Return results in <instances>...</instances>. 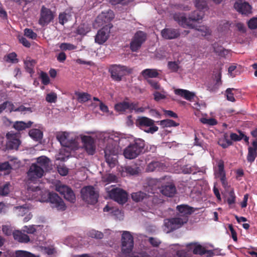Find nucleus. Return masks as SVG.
Here are the masks:
<instances>
[{
	"label": "nucleus",
	"mask_w": 257,
	"mask_h": 257,
	"mask_svg": "<svg viewBox=\"0 0 257 257\" xmlns=\"http://www.w3.org/2000/svg\"><path fill=\"white\" fill-rule=\"evenodd\" d=\"M128 141L125 138H119L116 137L114 140L109 137L107 140L106 146L104 150V158L105 162L109 167H114L117 162L116 157L119 152L121 145L126 143Z\"/></svg>",
	"instance_id": "1"
},
{
	"label": "nucleus",
	"mask_w": 257,
	"mask_h": 257,
	"mask_svg": "<svg viewBox=\"0 0 257 257\" xmlns=\"http://www.w3.org/2000/svg\"><path fill=\"white\" fill-rule=\"evenodd\" d=\"M204 16V11L197 10L193 12L188 18L183 15H175L174 17V20L177 21L179 25L183 27H189L194 28L195 25L193 22H198L202 20Z\"/></svg>",
	"instance_id": "2"
},
{
	"label": "nucleus",
	"mask_w": 257,
	"mask_h": 257,
	"mask_svg": "<svg viewBox=\"0 0 257 257\" xmlns=\"http://www.w3.org/2000/svg\"><path fill=\"white\" fill-rule=\"evenodd\" d=\"M145 147V141L141 139H135L123 150V155L127 159L132 160L137 158L143 153Z\"/></svg>",
	"instance_id": "3"
},
{
	"label": "nucleus",
	"mask_w": 257,
	"mask_h": 257,
	"mask_svg": "<svg viewBox=\"0 0 257 257\" xmlns=\"http://www.w3.org/2000/svg\"><path fill=\"white\" fill-rule=\"evenodd\" d=\"M134 237L128 231H123L121 238V253L118 257H131L134 248Z\"/></svg>",
	"instance_id": "4"
},
{
	"label": "nucleus",
	"mask_w": 257,
	"mask_h": 257,
	"mask_svg": "<svg viewBox=\"0 0 257 257\" xmlns=\"http://www.w3.org/2000/svg\"><path fill=\"white\" fill-rule=\"evenodd\" d=\"M155 121L149 117L142 116L139 117L136 121V125L145 132L153 134L159 130L158 126L154 125Z\"/></svg>",
	"instance_id": "5"
},
{
	"label": "nucleus",
	"mask_w": 257,
	"mask_h": 257,
	"mask_svg": "<svg viewBox=\"0 0 257 257\" xmlns=\"http://www.w3.org/2000/svg\"><path fill=\"white\" fill-rule=\"evenodd\" d=\"M108 72L113 80L119 82L127 73H131V70L124 65L113 64L109 66Z\"/></svg>",
	"instance_id": "6"
},
{
	"label": "nucleus",
	"mask_w": 257,
	"mask_h": 257,
	"mask_svg": "<svg viewBox=\"0 0 257 257\" xmlns=\"http://www.w3.org/2000/svg\"><path fill=\"white\" fill-rule=\"evenodd\" d=\"M81 196L85 202L93 205L97 202L99 194L93 186H87L81 189Z\"/></svg>",
	"instance_id": "7"
},
{
	"label": "nucleus",
	"mask_w": 257,
	"mask_h": 257,
	"mask_svg": "<svg viewBox=\"0 0 257 257\" xmlns=\"http://www.w3.org/2000/svg\"><path fill=\"white\" fill-rule=\"evenodd\" d=\"M55 12L50 9L42 6L40 10L39 24L42 27H45L53 22L55 18Z\"/></svg>",
	"instance_id": "8"
},
{
	"label": "nucleus",
	"mask_w": 257,
	"mask_h": 257,
	"mask_svg": "<svg viewBox=\"0 0 257 257\" xmlns=\"http://www.w3.org/2000/svg\"><path fill=\"white\" fill-rule=\"evenodd\" d=\"M187 221L188 219L185 216L184 217H173L165 219L164 225L166 228V231L170 232L181 227Z\"/></svg>",
	"instance_id": "9"
},
{
	"label": "nucleus",
	"mask_w": 257,
	"mask_h": 257,
	"mask_svg": "<svg viewBox=\"0 0 257 257\" xmlns=\"http://www.w3.org/2000/svg\"><path fill=\"white\" fill-rule=\"evenodd\" d=\"M109 197L118 202L123 204L127 200V194L123 189L118 188H113L108 192Z\"/></svg>",
	"instance_id": "10"
},
{
	"label": "nucleus",
	"mask_w": 257,
	"mask_h": 257,
	"mask_svg": "<svg viewBox=\"0 0 257 257\" xmlns=\"http://www.w3.org/2000/svg\"><path fill=\"white\" fill-rule=\"evenodd\" d=\"M146 35L143 31H138L134 35L130 43V49L133 52H137L143 43L146 41Z\"/></svg>",
	"instance_id": "11"
},
{
	"label": "nucleus",
	"mask_w": 257,
	"mask_h": 257,
	"mask_svg": "<svg viewBox=\"0 0 257 257\" xmlns=\"http://www.w3.org/2000/svg\"><path fill=\"white\" fill-rule=\"evenodd\" d=\"M48 200L52 208H55L60 211H64L66 209L64 201L57 193L50 192L48 195Z\"/></svg>",
	"instance_id": "12"
},
{
	"label": "nucleus",
	"mask_w": 257,
	"mask_h": 257,
	"mask_svg": "<svg viewBox=\"0 0 257 257\" xmlns=\"http://www.w3.org/2000/svg\"><path fill=\"white\" fill-rule=\"evenodd\" d=\"M214 174L216 178H219L222 186L225 187L227 185L226 174L224 170V163L222 160L217 161L216 167L214 168Z\"/></svg>",
	"instance_id": "13"
},
{
	"label": "nucleus",
	"mask_w": 257,
	"mask_h": 257,
	"mask_svg": "<svg viewBox=\"0 0 257 257\" xmlns=\"http://www.w3.org/2000/svg\"><path fill=\"white\" fill-rule=\"evenodd\" d=\"M56 190L68 201L74 203L76 200L75 195L71 188L67 185H62L56 186Z\"/></svg>",
	"instance_id": "14"
},
{
	"label": "nucleus",
	"mask_w": 257,
	"mask_h": 257,
	"mask_svg": "<svg viewBox=\"0 0 257 257\" xmlns=\"http://www.w3.org/2000/svg\"><path fill=\"white\" fill-rule=\"evenodd\" d=\"M43 169L36 164H32L27 173L30 180L34 181L41 178L44 175Z\"/></svg>",
	"instance_id": "15"
},
{
	"label": "nucleus",
	"mask_w": 257,
	"mask_h": 257,
	"mask_svg": "<svg viewBox=\"0 0 257 257\" xmlns=\"http://www.w3.org/2000/svg\"><path fill=\"white\" fill-rule=\"evenodd\" d=\"M84 148L86 152L90 155H93L95 152V142L91 136H84L81 138Z\"/></svg>",
	"instance_id": "16"
},
{
	"label": "nucleus",
	"mask_w": 257,
	"mask_h": 257,
	"mask_svg": "<svg viewBox=\"0 0 257 257\" xmlns=\"http://www.w3.org/2000/svg\"><path fill=\"white\" fill-rule=\"evenodd\" d=\"M110 28L107 26L102 27L99 30L95 37V42L99 44L105 43L109 37Z\"/></svg>",
	"instance_id": "17"
},
{
	"label": "nucleus",
	"mask_w": 257,
	"mask_h": 257,
	"mask_svg": "<svg viewBox=\"0 0 257 257\" xmlns=\"http://www.w3.org/2000/svg\"><path fill=\"white\" fill-rule=\"evenodd\" d=\"M8 139L7 146L10 149H18L20 144V141L17 138V135L12 132H9L6 135Z\"/></svg>",
	"instance_id": "18"
},
{
	"label": "nucleus",
	"mask_w": 257,
	"mask_h": 257,
	"mask_svg": "<svg viewBox=\"0 0 257 257\" xmlns=\"http://www.w3.org/2000/svg\"><path fill=\"white\" fill-rule=\"evenodd\" d=\"M234 9L242 15H247L251 13V7L248 3L238 1L234 4Z\"/></svg>",
	"instance_id": "19"
},
{
	"label": "nucleus",
	"mask_w": 257,
	"mask_h": 257,
	"mask_svg": "<svg viewBox=\"0 0 257 257\" xmlns=\"http://www.w3.org/2000/svg\"><path fill=\"white\" fill-rule=\"evenodd\" d=\"M161 35L165 39L171 40L179 37L180 35V33L178 29L165 28L162 30Z\"/></svg>",
	"instance_id": "20"
},
{
	"label": "nucleus",
	"mask_w": 257,
	"mask_h": 257,
	"mask_svg": "<svg viewBox=\"0 0 257 257\" xmlns=\"http://www.w3.org/2000/svg\"><path fill=\"white\" fill-rule=\"evenodd\" d=\"M176 209L180 214L179 217H184L185 216L188 219V215L191 214L194 212L193 207L185 204L178 205Z\"/></svg>",
	"instance_id": "21"
},
{
	"label": "nucleus",
	"mask_w": 257,
	"mask_h": 257,
	"mask_svg": "<svg viewBox=\"0 0 257 257\" xmlns=\"http://www.w3.org/2000/svg\"><path fill=\"white\" fill-rule=\"evenodd\" d=\"M175 94L180 96L185 99L192 101L195 96V93L188 90L176 89L174 90Z\"/></svg>",
	"instance_id": "22"
},
{
	"label": "nucleus",
	"mask_w": 257,
	"mask_h": 257,
	"mask_svg": "<svg viewBox=\"0 0 257 257\" xmlns=\"http://www.w3.org/2000/svg\"><path fill=\"white\" fill-rule=\"evenodd\" d=\"M164 164L159 161H152L148 163L147 168V172H153L155 171H161L165 168Z\"/></svg>",
	"instance_id": "23"
},
{
	"label": "nucleus",
	"mask_w": 257,
	"mask_h": 257,
	"mask_svg": "<svg viewBox=\"0 0 257 257\" xmlns=\"http://www.w3.org/2000/svg\"><path fill=\"white\" fill-rule=\"evenodd\" d=\"M14 238L21 243H28L30 241L29 236L22 231L15 230L13 232Z\"/></svg>",
	"instance_id": "24"
},
{
	"label": "nucleus",
	"mask_w": 257,
	"mask_h": 257,
	"mask_svg": "<svg viewBox=\"0 0 257 257\" xmlns=\"http://www.w3.org/2000/svg\"><path fill=\"white\" fill-rule=\"evenodd\" d=\"M141 75L147 81L148 80L151 79L150 78L158 77L159 75V73L157 69H146L141 72Z\"/></svg>",
	"instance_id": "25"
},
{
	"label": "nucleus",
	"mask_w": 257,
	"mask_h": 257,
	"mask_svg": "<svg viewBox=\"0 0 257 257\" xmlns=\"http://www.w3.org/2000/svg\"><path fill=\"white\" fill-rule=\"evenodd\" d=\"M72 19V13L70 11H65L60 13L58 16V21L59 24L64 25Z\"/></svg>",
	"instance_id": "26"
},
{
	"label": "nucleus",
	"mask_w": 257,
	"mask_h": 257,
	"mask_svg": "<svg viewBox=\"0 0 257 257\" xmlns=\"http://www.w3.org/2000/svg\"><path fill=\"white\" fill-rule=\"evenodd\" d=\"M161 192L166 196L173 197L176 192V189L174 184H169L163 186Z\"/></svg>",
	"instance_id": "27"
},
{
	"label": "nucleus",
	"mask_w": 257,
	"mask_h": 257,
	"mask_svg": "<svg viewBox=\"0 0 257 257\" xmlns=\"http://www.w3.org/2000/svg\"><path fill=\"white\" fill-rule=\"evenodd\" d=\"M50 160L46 156H41L37 159V164L39 166L41 167L43 170H48L49 168Z\"/></svg>",
	"instance_id": "28"
},
{
	"label": "nucleus",
	"mask_w": 257,
	"mask_h": 257,
	"mask_svg": "<svg viewBox=\"0 0 257 257\" xmlns=\"http://www.w3.org/2000/svg\"><path fill=\"white\" fill-rule=\"evenodd\" d=\"M33 123L31 121H29L27 123L22 121H16L14 123L13 127L18 131H22L31 127Z\"/></svg>",
	"instance_id": "29"
},
{
	"label": "nucleus",
	"mask_w": 257,
	"mask_h": 257,
	"mask_svg": "<svg viewBox=\"0 0 257 257\" xmlns=\"http://www.w3.org/2000/svg\"><path fill=\"white\" fill-rule=\"evenodd\" d=\"M29 134L31 138L36 141L41 140L43 138V133L39 129H31L29 131Z\"/></svg>",
	"instance_id": "30"
},
{
	"label": "nucleus",
	"mask_w": 257,
	"mask_h": 257,
	"mask_svg": "<svg viewBox=\"0 0 257 257\" xmlns=\"http://www.w3.org/2000/svg\"><path fill=\"white\" fill-rule=\"evenodd\" d=\"M148 197L147 194L142 191H139L132 194V199L136 202L142 201Z\"/></svg>",
	"instance_id": "31"
},
{
	"label": "nucleus",
	"mask_w": 257,
	"mask_h": 257,
	"mask_svg": "<svg viewBox=\"0 0 257 257\" xmlns=\"http://www.w3.org/2000/svg\"><path fill=\"white\" fill-rule=\"evenodd\" d=\"M190 249H192V252L194 254L203 255L206 253H212L210 250H207L204 247L200 244L194 245V246Z\"/></svg>",
	"instance_id": "32"
},
{
	"label": "nucleus",
	"mask_w": 257,
	"mask_h": 257,
	"mask_svg": "<svg viewBox=\"0 0 257 257\" xmlns=\"http://www.w3.org/2000/svg\"><path fill=\"white\" fill-rule=\"evenodd\" d=\"M213 51L220 56H224L227 54V50L224 49L221 46L219 45L217 43H214L212 45Z\"/></svg>",
	"instance_id": "33"
},
{
	"label": "nucleus",
	"mask_w": 257,
	"mask_h": 257,
	"mask_svg": "<svg viewBox=\"0 0 257 257\" xmlns=\"http://www.w3.org/2000/svg\"><path fill=\"white\" fill-rule=\"evenodd\" d=\"M75 95L77 96V100L80 103H84L91 98V95L86 92H76Z\"/></svg>",
	"instance_id": "34"
},
{
	"label": "nucleus",
	"mask_w": 257,
	"mask_h": 257,
	"mask_svg": "<svg viewBox=\"0 0 257 257\" xmlns=\"http://www.w3.org/2000/svg\"><path fill=\"white\" fill-rule=\"evenodd\" d=\"M157 123H159L163 127L177 126L179 125L178 123L175 122L173 120L169 119L162 120L161 121H157Z\"/></svg>",
	"instance_id": "35"
},
{
	"label": "nucleus",
	"mask_w": 257,
	"mask_h": 257,
	"mask_svg": "<svg viewBox=\"0 0 257 257\" xmlns=\"http://www.w3.org/2000/svg\"><path fill=\"white\" fill-rule=\"evenodd\" d=\"M65 140L66 144H67V145H62V146L69 148L71 149H76L77 148L78 143L75 139L69 138V136L68 135Z\"/></svg>",
	"instance_id": "36"
},
{
	"label": "nucleus",
	"mask_w": 257,
	"mask_h": 257,
	"mask_svg": "<svg viewBox=\"0 0 257 257\" xmlns=\"http://www.w3.org/2000/svg\"><path fill=\"white\" fill-rule=\"evenodd\" d=\"M25 69L26 71L29 73L32 74L35 72L34 67L36 64L35 61L34 60H27L24 62Z\"/></svg>",
	"instance_id": "37"
},
{
	"label": "nucleus",
	"mask_w": 257,
	"mask_h": 257,
	"mask_svg": "<svg viewBox=\"0 0 257 257\" xmlns=\"http://www.w3.org/2000/svg\"><path fill=\"white\" fill-rule=\"evenodd\" d=\"M138 102H128V109L131 111L135 110L136 112H143L145 110V108L143 107H138Z\"/></svg>",
	"instance_id": "38"
},
{
	"label": "nucleus",
	"mask_w": 257,
	"mask_h": 257,
	"mask_svg": "<svg viewBox=\"0 0 257 257\" xmlns=\"http://www.w3.org/2000/svg\"><path fill=\"white\" fill-rule=\"evenodd\" d=\"M218 144L222 148L225 149L232 145L231 141L227 139L226 136H224V138L219 139L218 141Z\"/></svg>",
	"instance_id": "39"
},
{
	"label": "nucleus",
	"mask_w": 257,
	"mask_h": 257,
	"mask_svg": "<svg viewBox=\"0 0 257 257\" xmlns=\"http://www.w3.org/2000/svg\"><path fill=\"white\" fill-rule=\"evenodd\" d=\"M256 151H255L252 147H249L248 148V154L247 156V160L248 162L252 163L254 162L255 158L257 156Z\"/></svg>",
	"instance_id": "40"
},
{
	"label": "nucleus",
	"mask_w": 257,
	"mask_h": 257,
	"mask_svg": "<svg viewBox=\"0 0 257 257\" xmlns=\"http://www.w3.org/2000/svg\"><path fill=\"white\" fill-rule=\"evenodd\" d=\"M115 109L117 111L124 112L128 109V102L123 101L115 105Z\"/></svg>",
	"instance_id": "41"
},
{
	"label": "nucleus",
	"mask_w": 257,
	"mask_h": 257,
	"mask_svg": "<svg viewBox=\"0 0 257 257\" xmlns=\"http://www.w3.org/2000/svg\"><path fill=\"white\" fill-rule=\"evenodd\" d=\"M125 171L130 175H134L138 174L140 169L136 166H127L125 167Z\"/></svg>",
	"instance_id": "42"
},
{
	"label": "nucleus",
	"mask_w": 257,
	"mask_h": 257,
	"mask_svg": "<svg viewBox=\"0 0 257 257\" xmlns=\"http://www.w3.org/2000/svg\"><path fill=\"white\" fill-rule=\"evenodd\" d=\"M59 48L61 50L63 51L67 50L71 51L76 49L77 48V46L71 43H62L60 44Z\"/></svg>",
	"instance_id": "43"
},
{
	"label": "nucleus",
	"mask_w": 257,
	"mask_h": 257,
	"mask_svg": "<svg viewBox=\"0 0 257 257\" xmlns=\"http://www.w3.org/2000/svg\"><path fill=\"white\" fill-rule=\"evenodd\" d=\"M14 208L17 212V214L19 216H23L28 212V208L27 207V205L16 206Z\"/></svg>",
	"instance_id": "44"
},
{
	"label": "nucleus",
	"mask_w": 257,
	"mask_h": 257,
	"mask_svg": "<svg viewBox=\"0 0 257 257\" xmlns=\"http://www.w3.org/2000/svg\"><path fill=\"white\" fill-rule=\"evenodd\" d=\"M195 7L196 8L202 11L207 9V6L205 0H195Z\"/></svg>",
	"instance_id": "45"
},
{
	"label": "nucleus",
	"mask_w": 257,
	"mask_h": 257,
	"mask_svg": "<svg viewBox=\"0 0 257 257\" xmlns=\"http://www.w3.org/2000/svg\"><path fill=\"white\" fill-rule=\"evenodd\" d=\"M88 235L92 238L101 239L103 237V234L99 231L92 229L88 232Z\"/></svg>",
	"instance_id": "46"
},
{
	"label": "nucleus",
	"mask_w": 257,
	"mask_h": 257,
	"mask_svg": "<svg viewBox=\"0 0 257 257\" xmlns=\"http://www.w3.org/2000/svg\"><path fill=\"white\" fill-rule=\"evenodd\" d=\"M105 17V20H104V21L105 22L106 21H110L112 20L114 18V14L112 11L109 10L108 11L107 14H105L104 13H102L101 15H100L98 17V19H102L103 18Z\"/></svg>",
	"instance_id": "47"
},
{
	"label": "nucleus",
	"mask_w": 257,
	"mask_h": 257,
	"mask_svg": "<svg viewBox=\"0 0 257 257\" xmlns=\"http://www.w3.org/2000/svg\"><path fill=\"white\" fill-rule=\"evenodd\" d=\"M45 99L49 103H55L57 100V94L54 92L48 93L46 96Z\"/></svg>",
	"instance_id": "48"
},
{
	"label": "nucleus",
	"mask_w": 257,
	"mask_h": 257,
	"mask_svg": "<svg viewBox=\"0 0 257 257\" xmlns=\"http://www.w3.org/2000/svg\"><path fill=\"white\" fill-rule=\"evenodd\" d=\"M69 134L66 132H62L57 135L56 138L61 145H67L65 140L68 137Z\"/></svg>",
	"instance_id": "49"
},
{
	"label": "nucleus",
	"mask_w": 257,
	"mask_h": 257,
	"mask_svg": "<svg viewBox=\"0 0 257 257\" xmlns=\"http://www.w3.org/2000/svg\"><path fill=\"white\" fill-rule=\"evenodd\" d=\"M236 196L234 192V190L232 189L228 192V196L227 198V202L229 205H231L235 202Z\"/></svg>",
	"instance_id": "50"
},
{
	"label": "nucleus",
	"mask_w": 257,
	"mask_h": 257,
	"mask_svg": "<svg viewBox=\"0 0 257 257\" xmlns=\"http://www.w3.org/2000/svg\"><path fill=\"white\" fill-rule=\"evenodd\" d=\"M24 35L27 37L33 40L36 39L37 35L32 29L26 28L24 30Z\"/></svg>",
	"instance_id": "51"
},
{
	"label": "nucleus",
	"mask_w": 257,
	"mask_h": 257,
	"mask_svg": "<svg viewBox=\"0 0 257 257\" xmlns=\"http://www.w3.org/2000/svg\"><path fill=\"white\" fill-rule=\"evenodd\" d=\"M238 132L239 135H237L233 133H232L230 134V138L231 140L234 142H237L241 141L243 138L244 134L240 131H239Z\"/></svg>",
	"instance_id": "52"
},
{
	"label": "nucleus",
	"mask_w": 257,
	"mask_h": 257,
	"mask_svg": "<svg viewBox=\"0 0 257 257\" xmlns=\"http://www.w3.org/2000/svg\"><path fill=\"white\" fill-rule=\"evenodd\" d=\"M196 30L198 32H200L201 33V35L203 36L210 35L211 32L209 27L204 26H200L199 28L196 29Z\"/></svg>",
	"instance_id": "53"
},
{
	"label": "nucleus",
	"mask_w": 257,
	"mask_h": 257,
	"mask_svg": "<svg viewBox=\"0 0 257 257\" xmlns=\"http://www.w3.org/2000/svg\"><path fill=\"white\" fill-rule=\"evenodd\" d=\"M162 93L159 91H155L153 93L154 99L156 101H159L162 99H164L166 98V92L164 90L162 91Z\"/></svg>",
	"instance_id": "54"
},
{
	"label": "nucleus",
	"mask_w": 257,
	"mask_h": 257,
	"mask_svg": "<svg viewBox=\"0 0 257 257\" xmlns=\"http://www.w3.org/2000/svg\"><path fill=\"white\" fill-rule=\"evenodd\" d=\"M177 257H191V253L189 249L179 250L176 252Z\"/></svg>",
	"instance_id": "55"
},
{
	"label": "nucleus",
	"mask_w": 257,
	"mask_h": 257,
	"mask_svg": "<svg viewBox=\"0 0 257 257\" xmlns=\"http://www.w3.org/2000/svg\"><path fill=\"white\" fill-rule=\"evenodd\" d=\"M15 257H36L33 254L23 250H18L16 252Z\"/></svg>",
	"instance_id": "56"
},
{
	"label": "nucleus",
	"mask_w": 257,
	"mask_h": 257,
	"mask_svg": "<svg viewBox=\"0 0 257 257\" xmlns=\"http://www.w3.org/2000/svg\"><path fill=\"white\" fill-rule=\"evenodd\" d=\"M234 88H227L226 91V98L228 101H231V102H234L235 101V99L234 97V94L232 92V91L234 90Z\"/></svg>",
	"instance_id": "57"
},
{
	"label": "nucleus",
	"mask_w": 257,
	"mask_h": 257,
	"mask_svg": "<svg viewBox=\"0 0 257 257\" xmlns=\"http://www.w3.org/2000/svg\"><path fill=\"white\" fill-rule=\"evenodd\" d=\"M22 231L29 234H33L36 231V228L34 225H25L23 227Z\"/></svg>",
	"instance_id": "58"
},
{
	"label": "nucleus",
	"mask_w": 257,
	"mask_h": 257,
	"mask_svg": "<svg viewBox=\"0 0 257 257\" xmlns=\"http://www.w3.org/2000/svg\"><path fill=\"white\" fill-rule=\"evenodd\" d=\"M168 68L174 72H177L179 68L178 64L176 61H169L168 63Z\"/></svg>",
	"instance_id": "59"
},
{
	"label": "nucleus",
	"mask_w": 257,
	"mask_h": 257,
	"mask_svg": "<svg viewBox=\"0 0 257 257\" xmlns=\"http://www.w3.org/2000/svg\"><path fill=\"white\" fill-rule=\"evenodd\" d=\"M6 61L13 63H16L18 62L17 58V54L15 52H12L9 54L7 56Z\"/></svg>",
	"instance_id": "60"
},
{
	"label": "nucleus",
	"mask_w": 257,
	"mask_h": 257,
	"mask_svg": "<svg viewBox=\"0 0 257 257\" xmlns=\"http://www.w3.org/2000/svg\"><path fill=\"white\" fill-rule=\"evenodd\" d=\"M41 78L42 80V83L45 85H48L50 83V79L48 74L44 72H42L41 73Z\"/></svg>",
	"instance_id": "61"
},
{
	"label": "nucleus",
	"mask_w": 257,
	"mask_h": 257,
	"mask_svg": "<svg viewBox=\"0 0 257 257\" xmlns=\"http://www.w3.org/2000/svg\"><path fill=\"white\" fill-rule=\"evenodd\" d=\"M147 82L151 85V86L154 89L160 90L161 86L159 82L157 81L149 79L148 80Z\"/></svg>",
	"instance_id": "62"
},
{
	"label": "nucleus",
	"mask_w": 257,
	"mask_h": 257,
	"mask_svg": "<svg viewBox=\"0 0 257 257\" xmlns=\"http://www.w3.org/2000/svg\"><path fill=\"white\" fill-rule=\"evenodd\" d=\"M150 243L154 247H158L161 244V241L157 238L150 237L149 238Z\"/></svg>",
	"instance_id": "63"
},
{
	"label": "nucleus",
	"mask_w": 257,
	"mask_h": 257,
	"mask_svg": "<svg viewBox=\"0 0 257 257\" xmlns=\"http://www.w3.org/2000/svg\"><path fill=\"white\" fill-rule=\"evenodd\" d=\"M248 28L250 29H255L257 28V18L251 19L248 22Z\"/></svg>",
	"instance_id": "64"
}]
</instances>
